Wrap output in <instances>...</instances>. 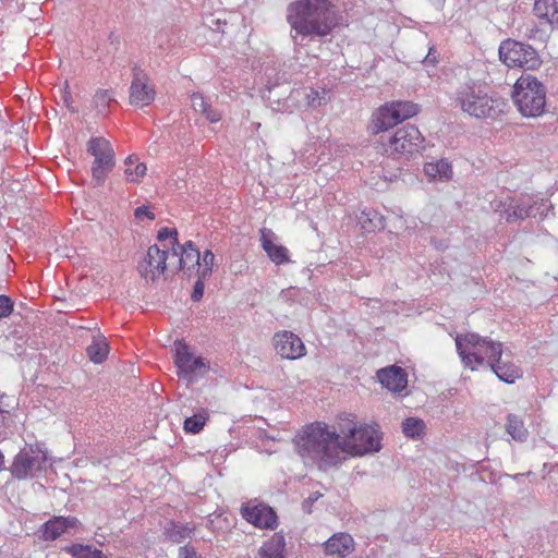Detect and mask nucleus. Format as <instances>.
Wrapping results in <instances>:
<instances>
[{"label": "nucleus", "instance_id": "nucleus-1", "mask_svg": "<svg viewBox=\"0 0 558 558\" xmlns=\"http://www.w3.org/2000/svg\"><path fill=\"white\" fill-rule=\"evenodd\" d=\"M295 444L299 454L319 470L327 471L344 460L342 439L337 430H329L324 423L316 422L306 426Z\"/></svg>", "mask_w": 558, "mask_h": 558}, {"label": "nucleus", "instance_id": "nucleus-2", "mask_svg": "<svg viewBox=\"0 0 558 558\" xmlns=\"http://www.w3.org/2000/svg\"><path fill=\"white\" fill-rule=\"evenodd\" d=\"M288 21L304 36L324 37L336 26L333 5L328 0H298L288 7Z\"/></svg>", "mask_w": 558, "mask_h": 558}, {"label": "nucleus", "instance_id": "nucleus-3", "mask_svg": "<svg viewBox=\"0 0 558 558\" xmlns=\"http://www.w3.org/2000/svg\"><path fill=\"white\" fill-rule=\"evenodd\" d=\"M453 101L464 113L477 119L495 118L505 111L507 105L502 98L489 96L474 81L461 84L456 90Z\"/></svg>", "mask_w": 558, "mask_h": 558}, {"label": "nucleus", "instance_id": "nucleus-4", "mask_svg": "<svg viewBox=\"0 0 558 558\" xmlns=\"http://www.w3.org/2000/svg\"><path fill=\"white\" fill-rule=\"evenodd\" d=\"M456 345L462 363L472 371L484 363L489 367L504 353L500 341H494L475 332L459 335L456 338Z\"/></svg>", "mask_w": 558, "mask_h": 558}, {"label": "nucleus", "instance_id": "nucleus-5", "mask_svg": "<svg viewBox=\"0 0 558 558\" xmlns=\"http://www.w3.org/2000/svg\"><path fill=\"white\" fill-rule=\"evenodd\" d=\"M546 93L539 80L532 74H522L514 83L512 99L522 116L535 118L545 111Z\"/></svg>", "mask_w": 558, "mask_h": 558}, {"label": "nucleus", "instance_id": "nucleus-6", "mask_svg": "<svg viewBox=\"0 0 558 558\" xmlns=\"http://www.w3.org/2000/svg\"><path fill=\"white\" fill-rule=\"evenodd\" d=\"M499 59L508 68L534 71L541 68L543 60L531 45L507 38L499 45Z\"/></svg>", "mask_w": 558, "mask_h": 558}, {"label": "nucleus", "instance_id": "nucleus-7", "mask_svg": "<svg viewBox=\"0 0 558 558\" xmlns=\"http://www.w3.org/2000/svg\"><path fill=\"white\" fill-rule=\"evenodd\" d=\"M87 151L94 156L92 166V183L100 186L114 167V151L111 144L104 137H93L88 141Z\"/></svg>", "mask_w": 558, "mask_h": 558}, {"label": "nucleus", "instance_id": "nucleus-8", "mask_svg": "<svg viewBox=\"0 0 558 558\" xmlns=\"http://www.w3.org/2000/svg\"><path fill=\"white\" fill-rule=\"evenodd\" d=\"M424 137L420 130L411 124L398 129L389 138L387 151L402 156H412L424 148Z\"/></svg>", "mask_w": 558, "mask_h": 558}, {"label": "nucleus", "instance_id": "nucleus-9", "mask_svg": "<svg viewBox=\"0 0 558 558\" xmlns=\"http://www.w3.org/2000/svg\"><path fill=\"white\" fill-rule=\"evenodd\" d=\"M343 452L351 456H363L371 452H378L381 448L380 435L371 425H361L354 432L351 439H342Z\"/></svg>", "mask_w": 558, "mask_h": 558}, {"label": "nucleus", "instance_id": "nucleus-10", "mask_svg": "<svg viewBox=\"0 0 558 558\" xmlns=\"http://www.w3.org/2000/svg\"><path fill=\"white\" fill-rule=\"evenodd\" d=\"M47 454L45 451L29 447L21 450L14 458L10 468L12 475L17 480L33 477L35 474L45 469Z\"/></svg>", "mask_w": 558, "mask_h": 558}, {"label": "nucleus", "instance_id": "nucleus-11", "mask_svg": "<svg viewBox=\"0 0 558 558\" xmlns=\"http://www.w3.org/2000/svg\"><path fill=\"white\" fill-rule=\"evenodd\" d=\"M174 363L178 367V375L189 381L195 380L208 371V366L204 359L199 356L195 357L189 351V347L181 341L175 342Z\"/></svg>", "mask_w": 558, "mask_h": 558}, {"label": "nucleus", "instance_id": "nucleus-12", "mask_svg": "<svg viewBox=\"0 0 558 558\" xmlns=\"http://www.w3.org/2000/svg\"><path fill=\"white\" fill-rule=\"evenodd\" d=\"M156 97V90L150 84L148 74L137 64L132 69V82L130 86V104L145 107L150 105Z\"/></svg>", "mask_w": 558, "mask_h": 558}, {"label": "nucleus", "instance_id": "nucleus-13", "mask_svg": "<svg viewBox=\"0 0 558 558\" xmlns=\"http://www.w3.org/2000/svg\"><path fill=\"white\" fill-rule=\"evenodd\" d=\"M168 252L160 250L158 245H150L145 257L138 263L137 270L146 280L155 281L166 270Z\"/></svg>", "mask_w": 558, "mask_h": 558}, {"label": "nucleus", "instance_id": "nucleus-14", "mask_svg": "<svg viewBox=\"0 0 558 558\" xmlns=\"http://www.w3.org/2000/svg\"><path fill=\"white\" fill-rule=\"evenodd\" d=\"M274 345L282 359L296 360L305 354V345L301 338L288 330L275 333Z\"/></svg>", "mask_w": 558, "mask_h": 558}, {"label": "nucleus", "instance_id": "nucleus-15", "mask_svg": "<svg viewBox=\"0 0 558 558\" xmlns=\"http://www.w3.org/2000/svg\"><path fill=\"white\" fill-rule=\"evenodd\" d=\"M243 519L259 529L274 530L278 524L276 512L266 505L243 506L241 508Z\"/></svg>", "mask_w": 558, "mask_h": 558}, {"label": "nucleus", "instance_id": "nucleus-16", "mask_svg": "<svg viewBox=\"0 0 558 558\" xmlns=\"http://www.w3.org/2000/svg\"><path fill=\"white\" fill-rule=\"evenodd\" d=\"M376 375L379 383L390 391L400 392L407 387L408 376L400 366L390 365L377 371Z\"/></svg>", "mask_w": 558, "mask_h": 558}, {"label": "nucleus", "instance_id": "nucleus-17", "mask_svg": "<svg viewBox=\"0 0 558 558\" xmlns=\"http://www.w3.org/2000/svg\"><path fill=\"white\" fill-rule=\"evenodd\" d=\"M537 211V202L527 196L518 201L515 205H509L502 211L501 218H504L507 222H515L527 217H535Z\"/></svg>", "mask_w": 558, "mask_h": 558}, {"label": "nucleus", "instance_id": "nucleus-18", "mask_svg": "<svg viewBox=\"0 0 558 558\" xmlns=\"http://www.w3.org/2000/svg\"><path fill=\"white\" fill-rule=\"evenodd\" d=\"M325 554L345 558L354 551L355 543L348 533H337L329 537L325 545Z\"/></svg>", "mask_w": 558, "mask_h": 558}, {"label": "nucleus", "instance_id": "nucleus-19", "mask_svg": "<svg viewBox=\"0 0 558 558\" xmlns=\"http://www.w3.org/2000/svg\"><path fill=\"white\" fill-rule=\"evenodd\" d=\"M77 523L78 520L75 517H53L41 526L43 537L45 541H54Z\"/></svg>", "mask_w": 558, "mask_h": 558}, {"label": "nucleus", "instance_id": "nucleus-20", "mask_svg": "<svg viewBox=\"0 0 558 558\" xmlns=\"http://www.w3.org/2000/svg\"><path fill=\"white\" fill-rule=\"evenodd\" d=\"M275 233L266 228L260 229V242L263 250L267 253L268 257L277 265L289 262L287 247L277 245L272 242Z\"/></svg>", "mask_w": 558, "mask_h": 558}, {"label": "nucleus", "instance_id": "nucleus-21", "mask_svg": "<svg viewBox=\"0 0 558 558\" xmlns=\"http://www.w3.org/2000/svg\"><path fill=\"white\" fill-rule=\"evenodd\" d=\"M397 124H399L398 118H396L391 108L388 105H385L373 114L371 128L372 132L377 134L385 132Z\"/></svg>", "mask_w": 558, "mask_h": 558}, {"label": "nucleus", "instance_id": "nucleus-22", "mask_svg": "<svg viewBox=\"0 0 558 558\" xmlns=\"http://www.w3.org/2000/svg\"><path fill=\"white\" fill-rule=\"evenodd\" d=\"M286 541L280 533H275L258 549L255 558H284Z\"/></svg>", "mask_w": 558, "mask_h": 558}, {"label": "nucleus", "instance_id": "nucleus-23", "mask_svg": "<svg viewBox=\"0 0 558 558\" xmlns=\"http://www.w3.org/2000/svg\"><path fill=\"white\" fill-rule=\"evenodd\" d=\"M489 368L502 381L513 384L518 378L522 377V371L519 366L511 362L497 359Z\"/></svg>", "mask_w": 558, "mask_h": 558}, {"label": "nucleus", "instance_id": "nucleus-24", "mask_svg": "<svg viewBox=\"0 0 558 558\" xmlns=\"http://www.w3.org/2000/svg\"><path fill=\"white\" fill-rule=\"evenodd\" d=\"M195 531V526L191 524H184L177 521H169L163 527V534L166 538L171 543H182L186 538H190Z\"/></svg>", "mask_w": 558, "mask_h": 558}, {"label": "nucleus", "instance_id": "nucleus-25", "mask_svg": "<svg viewBox=\"0 0 558 558\" xmlns=\"http://www.w3.org/2000/svg\"><path fill=\"white\" fill-rule=\"evenodd\" d=\"M533 11L537 17L558 27V0H535Z\"/></svg>", "mask_w": 558, "mask_h": 558}, {"label": "nucleus", "instance_id": "nucleus-26", "mask_svg": "<svg viewBox=\"0 0 558 558\" xmlns=\"http://www.w3.org/2000/svg\"><path fill=\"white\" fill-rule=\"evenodd\" d=\"M191 105L195 112L203 114L210 123L220 121L221 113L213 109L202 94L193 93L191 95Z\"/></svg>", "mask_w": 558, "mask_h": 558}, {"label": "nucleus", "instance_id": "nucleus-27", "mask_svg": "<svg viewBox=\"0 0 558 558\" xmlns=\"http://www.w3.org/2000/svg\"><path fill=\"white\" fill-rule=\"evenodd\" d=\"M125 177L131 183H138L141 179L146 174L147 167L144 162L138 161L136 155H130L125 161Z\"/></svg>", "mask_w": 558, "mask_h": 558}, {"label": "nucleus", "instance_id": "nucleus-28", "mask_svg": "<svg viewBox=\"0 0 558 558\" xmlns=\"http://www.w3.org/2000/svg\"><path fill=\"white\" fill-rule=\"evenodd\" d=\"M506 430L514 440L523 441L527 437L523 420L517 414H508Z\"/></svg>", "mask_w": 558, "mask_h": 558}, {"label": "nucleus", "instance_id": "nucleus-29", "mask_svg": "<svg viewBox=\"0 0 558 558\" xmlns=\"http://www.w3.org/2000/svg\"><path fill=\"white\" fill-rule=\"evenodd\" d=\"M387 105L391 108L396 118H398L399 123L414 117L418 112V106L412 101H392Z\"/></svg>", "mask_w": 558, "mask_h": 558}, {"label": "nucleus", "instance_id": "nucleus-30", "mask_svg": "<svg viewBox=\"0 0 558 558\" xmlns=\"http://www.w3.org/2000/svg\"><path fill=\"white\" fill-rule=\"evenodd\" d=\"M73 558H107L106 555L90 545L73 544L65 548Z\"/></svg>", "mask_w": 558, "mask_h": 558}, {"label": "nucleus", "instance_id": "nucleus-31", "mask_svg": "<svg viewBox=\"0 0 558 558\" xmlns=\"http://www.w3.org/2000/svg\"><path fill=\"white\" fill-rule=\"evenodd\" d=\"M87 355L94 363H102L109 352V345L105 339H96L86 349Z\"/></svg>", "mask_w": 558, "mask_h": 558}, {"label": "nucleus", "instance_id": "nucleus-32", "mask_svg": "<svg viewBox=\"0 0 558 558\" xmlns=\"http://www.w3.org/2000/svg\"><path fill=\"white\" fill-rule=\"evenodd\" d=\"M424 171L433 178L448 179L451 173V166L446 160L428 162L424 166Z\"/></svg>", "mask_w": 558, "mask_h": 558}, {"label": "nucleus", "instance_id": "nucleus-33", "mask_svg": "<svg viewBox=\"0 0 558 558\" xmlns=\"http://www.w3.org/2000/svg\"><path fill=\"white\" fill-rule=\"evenodd\" d=\"M518 31L527 40L543 41L545 39V32L534 21L523 23Z\"/></svg>", "mask_w": 558, "mask_h": 558}, {"label": "nucleus", "instance_id": "nucleus-34", "mask_svg": "<svg viewBox=\"0 0 558 558\" xmlns=\"http://www.w3.org/2000/svg\"><path fill=\"white\" fill-rule=\"evenodd\" d=\"M425 429V423L417 417H408L402 422V432L407 437H420Z\"/></svg>", "mask_w": 558, "mask_h": 558}, {"label": "nucleus", "instance_id": "nucleus-35", "mask_svg": "<svg viewBox=\"0 0 558 558\" xmlns=\"http://www.w3.org/2000/svg\"><path fill=\"white\" fill-rule=\"evenodd\" d=\"M306 105L311 108H318L329 101L328 92L325 88H310L305 92Z\"/></svg>", "mask_w": 558, "mask_h": 558}, {"label": "nucleus", "instance_id": "nucleus-36", "mask_svg": "<svg viewBox=\"0 0 558 558\" xmlns=\"http://www.w3.org/2000/svg\"><path fill=\"white\" fill-rule=\"evenodd\" d=\"M357 427V424L352 418V414L343 413L339 416L337 433L343 436L342 439H351Z\"/></svg>", "mask_w": 558, "mask_h": 558}, {"label": "nucleus", "instance_id": "nucleus-37", "mask_svg": "<svg viewBox=\"0 0 558 558\" xmlns=\"http://www.w3.org/2000/svg\"><path fill=\"white\" fill-rule=\"evenodd\" d=\"M215 255L210 250H206L203 254L202 260L197 264V277L208 279L213 271Z\"/></svg>", "mask_w": 558, "mask_h": 558}, {"label": "nucleus", "instance_id": "nucleus-38", "mask_svg": "<svg viewBox=\"0 0 558 558\" xmlns=\"http://www.w3.org/2000/svg\"><path fill=\"white\" fill-rule=\"evenodd\" d=\"M206 420L207 415L205 412L198 413L193 416L186 417L184 420L183 427L187 433L197 434L203 429Z\"/></svg>", "mask_w": 558, "mask_h": 558}, {"label": "nucleus", "instance_id": "nucleus-39", "mask_svg": "<svg viewBox=\"0 0 558 558\" xmlns=\"http://www.w3.org/2000/svg\"><path fill=\"white\" fill-rule=\"evenodd\" d=\"M179 266L183 271H189L195 265L199 264L201 253L199 252H179Z\"/></svg>", "mask_w": 558, "mask_h": 558}, {"label": "nucleus", "instance_id": "nucleus-40", "mask_svg": "<svg viewBox=\"0 0 558 558\" xmlns=\"http://www.w3.org/2000/svg\"><path fill=\"white\" fill-rule=\"evenodd\" d=\"M114 95L111 89H99L94 96L95 107L100 111H105L108 105L114 100Z\"/></svg>", "mask_w": 558, "mask_h": 558}, {"label": "nucleus", "instance_id": "nucleus-41", "mask_svg": "<svg viewBox=\"0 0 558 558\" xmlns=\"http://www.w3.org/2000/svg\"><path fill=\"white\" fill-rule=\"evenodd\" d=\"M183 250L186 252H199L194 242L186 241L184 244H180L178 238H174V243H172L171 247L172 255L178 256L179 252H183Z\"/></svg>", "mask_w": 558, "mask_h": 558}, {"label": "nucleus", "instance_id": "nucleus-42", "mask_svg": "<svg viewBox=\"0 0 558 558\" xmlns=\"http://www.w3.org/2000/svg\"><path fill=\"white\" fill-rule=\"evenodd\" d=\"M13 312V302L12 300L4 295H0V318L9 317Z\"/></svg>", "mask_w": 558, "mask_h": 558}, {"label": "nucleus", "instance_id": "nucleus-43", "mask_svg": "<svg viewBox=\"0 0 558 558\" xmlns=\"http://www.w3.org/2000/svg\"><path fill=\"white\" fill-rule=\"evenodd\" d=\"M205 280L206 279H202V278L197 277V280L194 283L193 291H192V294H191L192 301L198 302L203 298V295H204V288H205V284H204Z\"/></svg>", "mask_w": 558, "mask_h": 558}, {"label": "nucleus", "instance_id": "nucleus-44", "mask_svg": "<svg viewBox=\"0 0 558 558\" xmlns=\"http://www.w3.org/2000/svg\"><path fill=\"white\" fill-rule=\"evenodd\" d=\"M169 238H171L172 243H174V238H178L177 229H170V228L163 227L158 231V234H157L158 241H165Z\"/></svg>", "mask_w": 558, "mask_h": 558}, {"label": "nucleus", "instance_id": "nucleus-45", "mask_svg": "<svg viewBox=\"0 0 558 558\" xmlns=\"http://www.w3.org/2000/svg\"><path fill=\"white\" fill-rule=\"evenodd\" d=\"M178 558H202V556L196 553L194 547L184 545L179 548Z\"/></svg>", "mask_w": 558, "mask_h": 558}, {"label": "nucleus", "instance_id": "nucleus-46", "mask_svg": "<svg viewBox=\"0 0 558 558\" xmlns=\"http://www.w3.org/2000/svg\"><path fill=\"white\" fill-rule=\"evenodd\" d=\"M437 62H438L437 51L434 46H430L428 48L427 54L425 56V58L423 60V63L426 66H428V65H435Z\"/></svg>", "mask_w": 558, "mask_h": 558}, {"label": "nucleus", "instance_id": "nucleus-47", "mask_svg": "<svg viewBox=\"0 0 558 558\" xmlns=\"http://www.w3.org/2000/svg\"><path fill=\"white\" fill-rule=\"evenodd\" d=\"M134 216L137 219H142L143 217H147L149 220L155 219V214L150 211V209L147 206H140L135 209Z\"/></svg>", "mask_w": 558, "mask_h": 558}, {"label": "nucleus", "instance_id": "nucleus-48", "mask_svg": "<svg viewBox=\"0 0 558 558\" xmlns=\"http://www.w3.org/2000/svg\"><path fill=\"white\" fill-rule=\"evenodd\" d=\"M62 100L66 108L71 110L72 112H76L77 110L72 106V97L69 90H65L62 95Z\"/></svg>", "mask_w": 558, "mask_h": 558}, {"label": "nucleus", "instance_id": "nucleus-49", "mask_svg": "<svg viewBox=\"0 0 558 558\" xmlns=\"http://www.w3.org/2000/svg\"><path fill=\"white\" fill-rule=\"evenodd\" d=\"M320 496H322V494L318 493V492H315L312 495H310L308 498L304 500L303 508L304 509L307 508V507L310 508L316 500H318V498Z\"/></svg>", "mask_w": 558, "mask_h": 558}, {"label": "nucleus", "instance_id": "nucleus-50", "mask_svg": "<svg viewBox=\"0 0 558 558\" xmlns=\"http://www.w3.org/2000/svg\"><path fill=\"white\" fill-rule=\"evenodd\" d=\"M3 465H4V456L0 451V470L3 468Z\"/></svg>", "mask_w": 558, "mask_h": 558}, {"label": "nucleus", "instance_id": "nucleus-51", "mask_svg": "<svg viewBox=\"0 0 558 558\" xmlns=\"http://www.w3.org/2000/svg\"><path fill=\"white\" fill-rule=\"evenodd\" d=\"M4 411L0 409V416L3 418Z\"/></svg>", "mask_w": 558, "mask_h": 558}]
</instances>
